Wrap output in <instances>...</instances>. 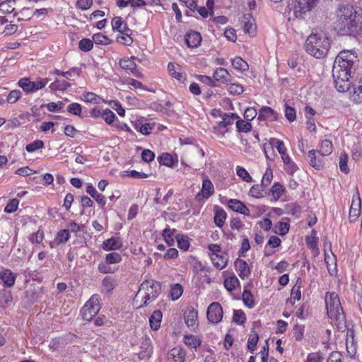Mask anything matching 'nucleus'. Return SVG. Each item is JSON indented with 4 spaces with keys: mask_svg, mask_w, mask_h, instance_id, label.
<instances>
[{
    "mask_svg": "<svg viewBox=\"0 0 362 362\" xmlns=\"http://www.w3.org/2000/svg\"><path fill=\"white\" fill-rule=\"evenodd\" d=\"M335 29L342 35L362 31V10L349 4H341L336 11Z\"/></svg>",
    "mask_w": 362,
    "mask_h": 362,
    "instance_id": "obj_1",
    "label": "nucleus"
},
{
    "mask_svg": "<svg viewBox=\"0 0 362 362\" xmlns=\"http://www.w3.org/2000/svg\"><path fill=\"white\" fill-rule=\"evenodd\" d=\"M325 305L327 315L334 320L337 329L344 332L347 322L338 295L335 292H327Z\"/></svg>",
    "mask_w": 362,
    "mask_h": 362,
    "instance_id": "obj_2",
    "label": "nucleus"
},
{
    "mask_svg": "<svg viewBox=\"0 0 362 362\" xmlns=\"http://www.w3.org/2000/svg\"><path fill=\"white\" fill-rule=\"evenodd\" d=\"M330 42L323 33H311L305 44L306 52L315 58H323L327 54Z\"/></svg>",
    "mask_w": 362,
    "mask_h": 362,
    "instance_id": "obj_3",
    "label": "nucleus"
},
{
    "mask_svg": "<svg viewBox=\"0 0 362 362\" xmlns=\"http://www.w3.org/2000/svg\"><path fill=\"white\" fill-rule=\"evenodd\" d=\"M142 291L144 292V295L142 297L143 303L137 308L147 306L153 302L160 293L161 286L160 283L158 281L154 280H146L141 284L136 296Z\"/></svg>",
    "mask_w": 362,
    "mask_h": 362,
    "instance_id": "obj_4",
    "label": "nucleus"
},
{
    "mask_svg": "<svg viewBox=\"0 0 362 362\" xmlns=\"http://www.w3.org/2000/svg\"><path fill=\"white\" fill-rule=\"evenodd\" d=\"M100 296L93 295L81 308V314L82 318L86 321H90L100 310Z\"/></svg>",
    "mask_w": 362,
    "mask_h": 362,
    "instance_id": "obj_5",
    "label": "nucleus"
},
{
    "mask_svg": "<svg viewBox=\"0 0 362 362\" xmlns=\"http://www.w3.org/2000/svg\"><path fill=\"white\" fill-rule=\"evenodd\" d=\"M356 58V56L351 51L343 50L336 57L332 69H335V67L338 66L342 71H347L348 73H351V69Z\"/></svg>",
    "mask_w": 362,
    "mask_h": 362,
    "instance_id": "obj_6",
    "label": "nucleus"
},
{
    "mask_svg": "<svg viewBox=\"0 0 362 362\" xmlns=\"http://www.w3.org/2000/svg\"><path fill=\"white\" fill-rule=\"evenodd\" d=\"M332 76L335 87L339 92H346L349 89L350 83L349 81L351 73L347 71H344L338 66L335 69H332Z\"/></svg>",
    "mask_w": 362,
    "mask_h": 362,
    "instance_id": "obj_7",
    "label": "nucleus"
},
{
    "mask_svg": "<svg viewBox=\"0 0 362 362\" xmlns=\"http://www.w3.org/2000/svg\"><path fill=\"white\" fill-rule=\"evenodd\" d=\"M320 0H298L293 6V15L296 18H303L307 12L314 9Z\"/></svg>",
    "mask_w": 362,
    "mask_h": 362,
    "instance_id": "obj_8",
    "label": "nucleus"
},
{
    "mask_svg": "<svg viewBox=\"0 0 362 362\" xmlns=\"http://www.w3.org/2000/svg\"><path fill=\"white\" fill-rule=\"evenodd\" d=\"M208 320L214 324H217L222 320L223 318V309L219 303H211L206 312Z\"/></svg>",
    "mask_w": 362,
    "mask_h": 362,
    "instance_id": "obj_9",
    "label": "nucleus"
},
{
    "mask_svg": "<svg viewBox=\"0 0 362 362\" xmlns=\"http://www.w3.org/2000/svg\"><path fill=\"white\" fill-rule=\"evenodd\" d=\"M19 86L27 93H32L44 88V83L40 82L39 80L36 81H31L27 78H21L19 82Z\"/></svg>",
    "mask_w": 362,
    "mask_h": 362,
    "instance_id": "obj_10",
    "label": "nucleus"
},
{
    "mask_svg": "<svg viewBox=\"0 0 362 362\" xmlns=\"http://www.w3.org/2000/svg\"><path fill=\"white\" fill-rule=\"evenodd\" d=\"M140 351L138 354L139 358L141 360L149 358L153 353V346L150 338L142 339L140 346Z\"/></svg>",
    "mask_w": 362,
    "mask_h": 362,
    "instance_id": "obj_11",
    "label": "nucleus"
},
{
    "mask_svg": "<svg viewBox=\"0 0 362 362\" xmlns=\"http://www.w3.org/2000/svg\"><path fill=\"white\" fill-rule=\"evenodd\" d=\"M214 193V187L212 182L208 179L205 178L202 182V187L201 192H199L196 199L198 201H201V197H204L205 199L209 198Z\"/></svg>",
    "mask_w": 362,
    "mask_h": 362,
    "instance_id": "obj_12",
    "label": "nucleus"
},
{
    "mask_svg": "<svg viewBox=\"0 0 362 362\" xmlns=\"http://www.w3.org/2000/svg\"><path fill=\"white\" fill-rule=\"evenodd\" d=\"M278 117V113L274 109L268 106H264L260 109L257 119L259 120L276 121Z\"/></svg>",
    "mask_w": 362,
    "mask_h": 362,
    "instance_id": "obj_13",
    "label": "nucleus"
},
{
    "mask_svg": "<svg viewBox=\"0 0 362 362\" xmlns=\"http://www.w3.org/2000/svg\"><path fill=\"white\" fill-rule=\"evenodd\" d=\"M228 207L233 211L240 213L247 216L250 215L249 209L244 204V203H243L238 199H230L228 201Z\"/></svg>",
    "mask_w": 362,
    "mask_h": 362,
    "instance_id": "obj_14",
    "label": "nucleus"
},
{
    "mask_svg": "<svg viewBox=\"0 0 362 362\" xmlns=\"http://www.w3.org/2000/svg\"><path fill=\"white\" fill-rule=\"evenodd\" d=\"M235 267L236 271L238 272L239 276L244 279L245 278H247L251 273L250 268L249 267L246 261L238 258L235 261Z\"/></svg>",
    "mask_w": 362,
    "mask_h": 362,
    "instance_id": "obj_15",
    "label": "nucleus"
},
{
    "mask_svg": "<svg viewBox=\"0 0 362 362\" xmlns=\"http://www.w3.org/2000/svg\"><path fill=\"white\" fill-rule=\"evenodd\" d=\"M122 247V240L119 237L113 236L106 240L102 244L104 250H116Z\"/></svg>",
    "mask_w": 362,
    "mask_h": 362,
    "instance_id": "obj_16",
    "label": "nucleus"
},
{
    "mask_svg": "<svg viewBox=\"0 0 362 362\" xmlns=\"http://www.w3.org/2000/svg\"><path fill=\"white\" fill-rule=\"evenodd\" d=\"M112 27L113 30H117L120 33H132L133 31L129 28L127 23H125L122 18L120 16H115L112 19Z\"/></svg>",
    "mask_w": 362,
    "mask_h": 362,
    "instance_id": "obj_17",
    "label": "nucleus"
},
{
    "mask_svg": "<svg viewBox=\"0 0 362 362\" xmlns=\"http://www.w3.org/2000/svg\"><path fill=\"white\" fill-rule=\"evenodd\" d=\"M201 42L202 36L198 32L190 31L185 35V42L189 47H197L200 45Z\"/></svg>",
    "mask_w": 362,
    "mask_h": 362,
    "instance_id": "obj_18",
    "label": "nucleus"
},
{
    "mask_svg": "<svg viewBox=\"0 0 362 362\" xmlns=\"http://www.w3.org/2000/svg\"><path fill=\"white\" fill-rule=\"evenodd\" d=\"M213 78L215 81L224 83L230 81L231 76L226 69L219 67L214 71Z\"/></svg>",
    "mask_w": 362,
    "mask_h": 362,
    "instance_id": "obj_19",
    "label": "nucleus"
},
{
    "mask_svg": "<svg viewBox=\"0 0 362 362\" xmlns=\"http://www.w3.org/2000/svg\"><path fill=\"white\" fill-rule=\"evenodd\" d=\"M0 279L5 286L11 287L15 283L16 276L10 269H4L0 272Z\"/></svg>",
    "mask_w": 362,
    "mask_h": 362,
    "instance_id": "obj_20",
    "label": "nucleus"
},
{
    "mask_svg": "<svg viewBox=\"0 0 362 362\" xmlns=\"http://www.w3.org/2000/svg\"><path fill=\"white\" fill-rule=\"evenodd\" d=\"M168 70L170 75L180 82L183 83L185 81V76L180 66L176 67L173 63L170 62L168 65Z\"/></svg>",
    "mask_w": 362,
    "mask_h": 362,
    "instance_id": "obj_21",
    "label": "nucleus"
},
{
    "mask_svg": "<svg viewBox=\"0 0 362 362\" xmlns=\"http://www.w3.org/2000/svg\"><path fill=\"white\" fill-rule=\"evenodd\" d=\"M163 314L160 310L153 311L149 317V325L153 330H158L160 326Z\"/></svg>",
    "mask_w": 362,
    "mask_h": 362,
    "instance_id": "obj_22",
    "label": "nucleus"
},
{
    "mask_svg": "<svg viewBox=\"0 0 362 362\" xmlns=\"http://www.w3.org/2000/svg\"><path fill=\"white\" fill-rule=\"evenodd\" d=\"M198 313L194 309H189L185 314V321L188 327L194 328L197 325Z\"/></svg>",
    "mask_w": 362,
    "mask_h": 362,
    "instance_id": "obj_23",
    "label": "nucleus"
},
{
    "mask_svg": "<svg viewBox=\"0 0 362 362\" xmlns=\"http://www.w3.org/2000/svg\"><path fill=\"white\" fill-rule=\"evenodd\" d=\"M86 192L89 194L100 205L104 206L106 204L105 196L98 193L93 185H89L86 187Z\"/></svg>",
    "mask_w": 362,
    "mask_h": 362,
    "instance_id": "obj_24",
    "label": "nucleus"
},
{
    "mask_svg": "<svg viewBox=\"0 0 362 362\" xmlns=\"http://www.w3.org/2000/svg\"><path fill=\"white\" fill-rule=\"evenodd\" d=\"M169 356L175 362H184L186 353L182 347L177 346L170 350Z\"/></svg>",
    "mask_w": 362,
    "mask_h": 362,
    "instance_id": "obj_25",
    "label": "nucleus"
},
{
    "mask_svg": "<svg viewBox=\"0 0 362 362\" xmlns=\"http://www.w3.org/2000/svg\"><path fill=\"white\" fill-rule=\"evenodd\" d=\"M211 259L214 266L218 269H223L227 265L228 259L224 255L211 254Z\"/></svg>",
    "mask_w": 362,
    "mask_h": 362,
    "instance_id": "obj_26",
    "label": "nucleus"
},
{
    "mask_svg": "<svg viewBox=\"0 0 362 362\" xmlns=\"http://www.w3.org/2000/svg\"><path fill=\"white\" fill-rule=\"evenodd\" d=\"M117 285V281L112 276H107L102 281V288L107 293L112 292Z\"/></svg>",
    "mask_w": 362,
    "mask_h": 362,
    "instance_id": "obj_27",
    "label": "nucleus"
},
{
    "mask_svg": "<svg viewBox=\"0 0 362 362\" xmlns=\"http://www.w3.org/2000/svg\"><path fill=\"white\" fill-rule=\"evenodd\" d=\"M176 229H170L169 228H166L163 230L162 235L166 242V243L169 246H173L175 244V238L177 235Z\"/></svg>",
    "mask_w": 362,
    "mask_h": 362,
    "instance_id": "obj_28",
    "label": "nucleus"
},
{
    "mask_svg": "<svg viewBox=\"0 0 362 362\" xmlns=\"http://www.w3.org/2000/svg\"><path fill=\"white\" fill-rule=\"evenodd\" d=\"M255 19L253 18L251 13H246L243 18V29L245 33H252Z\"/></svg>",
    "mask_w": 362,
    "mask_h": 362,
    "instance_id": "obj_29",
    "label": "nucleus"
},
{
    "mask_svg": "<svg viewBox=\"0 0 362 362\" xmlns=\"http://www.w3.org/2000/svg\"><path fill=\"white\" fill-rule=\"evenodd\" d=\"M273 142L275 144L276 148L278 152L279 153V154L281 155L283 162H284L286 160L288 161L289 159H291L290 156L287 153V149L285 147V145H284V143L283 142V141L277 139H273Z\"/></svg>",
    "mask_w": 362,
    "mask_h": 362,
    "instance_id": "obj_30",
    "label": "nucleus"
},
{
    "mask_svg": "<svg viewBox=\"0 0 362 362\" xmlns=\"http://www.w3.org/2000/svg\"><path fill=\"white\" fill-rule=\"evenodd\" d=\"M239 118L235 113H224L222 116V121L219 122V127L227 128L232 125L235 119Z\"/></svg>",
    "mask_w": 362,
    "mask_h": 362,
    "instance_id": "obj_31",
    "label": "nucleus"
},
{
    "mask_svg": "<svg viewBox=\"0 0 362 362\" xmlns=\"http://www.w3.org/2000/svg\"><path fill=\"white\" fill-rule=\"evenodd\" d=\"M317 151L311 150L308 153V156L309 158V163L310 165L316 168L320 169L322 167V163L321 159L316 156Z\"/></svg>",
    "mask_w": 362,
    "mask_h": 362,
    "instance_id": "obj_32",
    "label": "nucleus"
},
{
    "mask_svg": "<svg viewBox=\"0 0 362 362\" xmlns=\"http://www.w3.org/2000/svg\"><path fill=\"white\" fill-rule=\"evenodd\" d=\"M285 188L279 182H275L269 189V194L273 197L274 201H277L284 194Z\"/></svg>",
    "mask_w": 362,
    "mask_h": 362,
    "instance_id": "obj_33",
    "label": "nucleus"
},
{
    "mask_svg": "<svg viewBox=\"0 0 362 362\" xmlns=\"http://www.w3.org/2000/svg\"><path fill=\"white\" fill-rule=\"evenodd\" d=\"M16 0H5L0 3V11L4 14H9L14 11Z\"/></svg>",
    "mask_w": 362,
    "mask_h": 362,
    "instance_id": "obj_34",
    "label": "nucleus"
},
{
    "mask_svg": "<svg viewBox=\"0 0 362 362\" xmlns=\"http://www.w3.org/2000/svg\"><path fill=\"white\" fill-rule=\"evenodd\" d=\"M70 86L71 84L64 80H55L49 85V88L53 91H64L67 90Z\"/></svg>",
    "mask_w": 362,
    "mask_h": 362,
    "instance_id": "obj_35",
    "label": "nucleus"
},
{
    "mask_svg": "<svg viewBox=\"0 0 362 362\" xmlns=\"http://www.w3.org/2000/svg\"><path fill=\"white\" fill-rule=\"evenodd\" d=\"M227 214L223 209H218L216 211L214 215V223L218 228H222L226 219Z\"/></svg>",
    "mask_w": 362,
    "mask_h": 362,
    "instance_id": "obj_36",
    "label": "nucleus"
},
{
    "mask_svg": "<svg viewBox=\"0 0 362 362\" xmlns=\"http://www.w3.org/2000/svg\"><path fill=\"white\" fill-rule=\"evenodd\" d=\"M332 144L329 140L325 139L321 143V146L320 151H317V153H319L322 156H329L332 152Z\"/></svg>",
    "mask_w": 362,
    "mask_h": 362,
    "instance_id": "obj_37",
    "label": "nucleus"
},
{
    "mask_svg": "<svg viewBox=\"0 0 362 362\" xmlns=\"http://www.w3.org/2000/svg\"><path fill=\"white\" fill-rule=\"evenodd\" d=\"M134 58H124L120 59L119 61V66L122 69L125 70H130L132 72H134V71L136 69V64L134 61Z\"/></svg>",
    "mask_w": 362,
    "mask_h": 362,
    "instance_id": "obj_38",
    "label": "nucleus"
},
{
    "mask_svg": "<svg viewBox=\"0 0 362 362\" xmlns=\"http://www.w3.org/2000/svg\"><path fill=\"white\" fill-rule=\"evenodd\" d=\"M259 341V335L255 331H251L248 335V339L247 343V349L250 351H254L256 349L257 344Z\"/></svg>",
    "mask_w": 362,
    "mask_h": 362,
    "instance_id": "obj_39",
    "label": "nucleus"
},
{
    "mask_svg": "<svg viewBox=\"0 0 362 362\" xmlns=\"http://www.w3.org/2000/svg\"><path fill=\"white\" fill-rule=\"evenodd\" d=\"M232 66L234 69L245 71L248 69L247 63L244 61L241 57H236L231 60Z\"/></svg>",
    "mask_w": 362,
    "mask_h": 362,
    "instance_id": "obj_40",
    "label": "nucleus"
},
{
    "mask_svg": "<svg viewBox=\"0 0 362 362\" xmlns=\"http://www.w3.org/2000/svg\"><path fill=\"white\" fill-rule=\"evenodd\" d=\"M80 72H81V70L78 67H72L67 71H62L59 69H55L54 71V74H56L57 76H62L68 79H70V77L75 74L78 76L80 74Z\"/></svg>",
    "mask_w": 362,
    "mask_h": 362,
    "instance_id": "obj_41",
    "label": "nucleus"
},
{
    "mask_svg": "<svg viewBox=\"0 0 362 362\" xmlns=\"http://www.w3.org/2000/svg\"><path fill=\"white\" fill-rule=\"evenodd\" d=\"M352 100L356 103H362V78L359 80L358 84L354 88Z\"/></svg>",
    "mask_w": 362,
    "mask_h": 362,
    "instance_id": "obj_42",
    "label": "nucleus"
},
{
    "mask_svg": "<svg viewBox=\"0 0 362 362\" xmlns=\"http://www.w3.org/2000/svg\"><path fill=\"white\" fill-rule=\"evenodd\" d=\"M157 159L160 164L166 165L168 167H172L174 164L173 158L168 153H162L158 157Z\"/></svg>",
    "mask_w": 362,
    "mask_h": 362,
    "instance_id": "obj_43",
    "label": "nucleus"
},
{
    "mask_svg": "<svg viewBox=\"0 0 362 362\" xmlns=\"http://www.w3.org/2000/svg\"><path fill=\"white\" fill-rule=\"evenodd\" d=\"M242 298L244 304L248 308H252L255 306L254 296L250 291L244 290Z\"/></svg>",
    "mask_w": 362,
    "mask_h": 362,
    "instance_id": "obj_44",
    "label": "nucleus"
},
{
    "mask_svg": "<svg viewBox=\"0 0 362 362\" xmlns=\"http://www.w3.org/2000/svg\"><path fill=\"white\" fill-rule=\"evenodd\" d=\"M183 293V287L180 284H175L171 286L170 296L173 300H177Z\"/></svg>",
    "mask_w": 362,
    "mask_h": 362,
    "instance_id": "obj_45",
    "label": "nucleus"
},
{
    "mask_svg": "<svg viewBox=\"0 0 362 362\" xmlns=\"http://www.w3.org/2000/svg\"><path fill=\"white\" fill-rule=\"evenodd\" d=\"M238 284L239 280L235 276L228 277L224 281V286L229 291L235 290Z\"/></svg>",
    "mask_w": 362,
    "mask_h": 362,
    "instance_id": "obj_46",
    "label": "nucleus"
},
{
    "mask_svg": "<svg viewBox=\"0 0 362 362\" xmlns=\"http://www.w3.org/2000/svg\"><path fill=\"white\" fill-rule=\"evenodd\" d=\"M175 239L177 242L178 247L181 250L186 251L189 249V243L187 236L179 233L175 235Z\"/></svg>",
    "mask_w": 362,
    "mask_h": 362,
    "instance_id": "obj_47",
    "label": "nucleus"
},
{
    "mask_svg": "<svg viewBox=\"0 0 362 362\" xmlns=\"http://www.w3.org/2000/svg\"><path fill=\"white\" fill-rule=\"evenodd\" d=\"M233 320L238 325H243L246 321V315L242 310H234Z\"/></svg>",
    "mask_w": 362,
    "mask_h": 362,
    "instance_id": "obj_48",
    "label": "nucleus"
},
{
    "mask_svg": "<svg viewBox=\"0 0 362 362\" xmlns=\"http://www.w3.org/2000/svg\"><path fill=\"white\" fill-rule=\"evenodd\" d=\"M69 239V230L63 229L59 230L55 238L57 244L65 243Z\"/></svg>",
    "mask_w": 362,
    "mask_h": 362,
    "instance_id": "obj_49",
    "label": "nucleus"
},
{
    "mask_svg": "<svg viewBox=\"0 0 362 362\" xmlns=\"http://www.w3.org/2000/svg\"><path fill=\"white\" fill-rule=\"evenodd\" d=\"M184 343L187 346L194 349H197L201 344V341L192 335L185 336Z\"/></svg>",
    "mask_w": 362,
    "mask_h": 362,
    "instance_id": "obj_50",
    "label": "nucleus"
},
{
    "mask_svg": "<svg viewBox=\"0 0 362 362\" xmlns=\"http://www.w3.org/2000/svg\"><path fill=\"white\" fill-rule=\"evenodd\" d=\"M236 127L239 132L247 133L252 129L251 124L243 119H238L236 122Z\"/></svg>",
    "mask_w": 362,
    "mask_h": 362,
    "instance_id": "obj_51",
    "label": "nucleus"
},
{
    "mask_svg": "<svg viewBox=\"0 0 362 362\" xmlns=\"http://www.w3.org/2000/svg\"><path fill=\"white\" fill-rule=\"evenodd\" d=\"M93 40L83 38L79 41L78 47L83 52H88L93 49Z\"/></svg>",
    "mask_w": 362,
    "mask_h": 362,
    "instance_id": "obj_52",
    "label": "nucleus"
},
{
    "mask_svg": "<svg viewBox=\"0 0 362 362\" xmlns=\"http://www.w3.org/2000/svg\"><path fill=\"white\" fill-rule=\"evenodd\" d=\"M93 42L97 45H106L111 42V40L102 33H97L93 36Z\"/></svg>",
    "mask_w": 362,
    "mask_h": 362,
    "instance_id": "obj_53",
    "label": "nucleus"
},
{
    "mask_svg": "<svg viewBox=\"0 0 362 362\" xmlns=\"http://www.w3.org/2000/svg\"><path fill=\"white\" fill-rule=\"evenodd\" d=\"M301 297L300 286L296 283L291 289V303L294 304L296 300H299Z\"/></svg>",
    "mask_w": 362,
    "mask_h": 362,
    "instance_id": "obj_54",
    "label": "nucleus"
},
{
    "mask_svg": "<svg viewBox=\"0 0 362 362\" xmlns=\"http://www.w3.org/2000/svg\"><path fill=\"white\" fill-rule=\"evenodd\" d=\"M82 99L85 102L92 103H99L101 98L96 95L95 93L91 92H87L83 94Z\"/></svg>",
    "mask_w": 362,
    "mask_h": 362,
    "instance_id": "obj_55",
    "label": "nucleus"
},
{
    "mask_svg": "<svg viewBox=\"0 0 362 362\" xmlns=\"http://www.w3.org/2000/svg\"><path fill=\"white\" fill-rule=\"evenodd\" d=\"M273 179V172L270 168H267L262 179V187H267L269 186Z\"/></svg>",
    "mask_w": 362,
    "mask_h": 362,
    "instance_id": "obj_56",
    "label": "nucleus"
},
{
    "mask_svg": "<svg viewBox=\"0 0 362 362\" xmlns=\"http://www.w3.org/2000/svg\"><path fill=\"white\" fill-rule=\"evenodd\" d=\"M236 173L238 176L241 177L245 182H251L252 181V177L243 167L237 166Z\"/></svg>",
    "mask_w": 362,
    "mask_h": 362,
    "instance_id": "obj_57",
    "label": "nucleus"
},
{
    "mask_svg": "<svg viewBox=\"0 0 362 362\" xmlns=\"http://www.w3.org/2000/svg\"><path fill=\"white\" fill-rule=\"evenodd\" d=\"M275 233L279 235H286L289 230V224L286 222H279L276 226Z\"/></svg>",
    "mask_w": 362,
    "mask_h": 362,
    "instance_id": "obj_58",
    "label": "nucleus"
},
{
    "mask_svg": "<svg viewBox=\"0 0 362 362\" xmlns=\"http://www.w3.org/2000/svg\"><path fill=\"white\" fill-rule=\"evenodd\" d=\"M285 117L289 122H293L296 118V110L287 103L284 105Z\"/></svg>",
    "mask_w": 362,
    "mask_h": 362,
    "instance_id": "obj_59",
    "label": "nucleus"
},
{
    "mask_svg": "<svg viewBox=\"0 0 362 362\" xmlns=\"http://www.w3.org/2000/svg\"><path fill=\"white\" fill-rule=\"evenodd\" d=\"M122 261V256L117 252H112L106 255L105 262L107 264H117Z\"/></svg>",
    "mask_w": 362,
    "mask_h": 362,
    "instance_id": "obj_60",
    "label": "nucleus"
},
{
    "mask_svg": "<svg viewBox=\"0 0 362 362\" xmlns=\"http://www.w3.org/2000/svg\"><path fill=\"white\" fill-rule=\"evenodd\" d=\"M348 162V156L346 153H341L339 157V168L341 172L345 174H348L349 173V168L347 165Z\"/></svg>",
    "mask_w": 362,
    "mask_h": 362,
    "instance_id": "obj_61",
    "label": "nucleus"
},
{
    "mask_svg": "<svg viewBox=\"0 0 362 362\" xmlns=\"http://www.w3.org/2000/svg\"><path fill=\"white\" fill-rule=\"evenodd\" d=\"M44 147V142L42 140H36L33 142L28 144L25 149L29 153H33L38 149H41Z\"/></svg>",
    "mask_w": 362,
    "mask_h": 362,
    "instance_id": "obj_62",
    "label": "nucleus"
},
{
    "mask_svg": "<svg viewBox=\"0 0 362 362\" xmlns=\"http://www.w3.org/2000/svg\"><path fill=\"white\" fill-rule=\"evenodd\" d=\"M122 34V36L117 37V41L122 45L130 46L133 43V39L131 37L132 33L125 32Z\"/></svg>",
    "mask_w": 362,
    "mask_h": 362,
    "instance_id": "obj_63",
    "label": "nucleus"
},
{
    "mask_svg": "<svg viewBox=\"0 0 362 362\" xmlns=\"http://www.w3.org/2000/svg\"><path fill=\"white\" fill-rule=\"evenodd\" d=\"M264 187H262V185H253L250 189V192H249V194L253 197H255V198H261V197H264V194H263V189Z\"/></svg>",
    "mask_w": 362,
    "mask_h": 362,
    "instance_id": "obj_64",
    "label": "nucleus"
}]
</instances>
